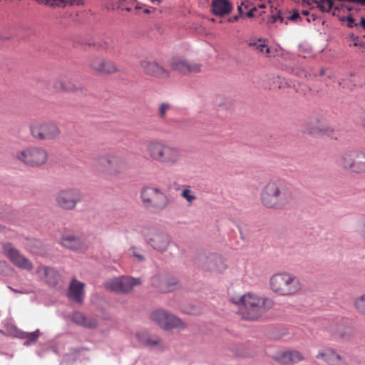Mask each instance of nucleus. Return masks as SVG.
Here are the masks:
<instances>
[{
	"label": "nucleus",
	"mask_w": 365,
	"mask_h": 365,
	"mask_svg": "<svg viewBox=\"0 0 365 365\" xmlns=\"http://www.w3.org/2000/svg\"><path fill=\"white\" fill-rule=\"evenodd\" d=\"M145 151L152 161L166 166L176 165L182 158L178 148L160 140L148 141Z\"/></svg>",
	"instance_id": "nucleus-3"
},
{
	"label": "nucleus",
	"mask_w": 365,
	"mask_h": 365,
	"mask_svg": "<svg viewBox=\"0 0 365 365\" xmlns=\"http://www.w3.org/2000/svg\"><path fill=\"white\" fill-rule=\"evenodd\" d=\"M173 109V106L168 103H161L158 109V116L160 119H165L166 118L168 112Z\"/></svg>",
	"instance_id": "nucleus-30"
},
{
	"label": "nucleus",
	"mask_w": 365,
	"mask_h": 365,
	"mask_svg": "<svg viewBox=\"0 0 365 365\" xmlns=\"http://www.w3.org/2000/svg\"><path fill=\"white\" fill-rule=\"evenodd\" d=\"M150 319L164 330L184 329L187 327L180 318L163 309L153 311Z\"/></svg>",
	"instance_id": "nucleus-11"
},
{
	"label": "nucleus",
	"mask_w": 365,
	"mask_h": 365,
	"mask_svg": "<svg viewBox=\"0 0 365 365\" xmlns=\"http://www.w3.org/2000/svg\"><path fill=\"white\" fill-rule=\"evenodd\" d=\"M302 14L303 15H304V16H307V15L309 14V11H308V10H303V11H302Z\"/></svg>",
	"instance_id": "nucleus-52"
},
{
	"label": "nucleus",
	"mask_w": 365,
	"mask_h": 365,
	"mask_svg": "<svg viewBox=\"0 0 365 365\" xmlns=\"http://www.w3.org/2000/svg\"><path fill=\"white\" fill-rule=\"evenodd\" d=\"M290 364H297L304 359L301 352L297 350H288Z\"/></svg>",
	"instance_id": "nucleus-31"
},
{
	"label": "nucleus",
	"mask_w": 365,
	"mask_h": 365,
	"mask_svg": "<svg viewBox=\"0 0 365 365\" xmlns=\"http://www.w3.org/2000/svg\"><path fill=\"white\" fill-rule=\"evenodd\" d=\"M153 4H160L162 2V0H149Z\"/></svg>",
	"instance_id": "nucleus-51"
},
{
	"label": "nucleus",
	"mask_w": 365,
	"mask_h": 365,
	"mask_svg": "<svg viewBox=\"0 0 365 365\" xmlns=\"http://www.w3.org/2000/svg\"><path fill=\"white\" fill-rule=\"evenodd\" d=\"M36 1L45 4V5H51V6H65L67 4L73 6V5H79L83 3V0H35Z\"/></svg>",
	"instance_id": "nucleus-26"
},
{
	"label": "nucleus",
	"mask_w": 365,
	"mask_h": 365,
	"mask_svg": "<svg viewBox=\"0 0 365 365\" xmlns=\"http://www.w3.org/2000/svg\"><path fill=\"white\" fill-rule=\"evenodd\" d=\"M342 168L351 173L365 174V152L360 150H351L344 153L340 157Z\"/></svg>",
	"instance_id": "nucleus-10"
},
{
	"label": "nucleus",
	"mask_w": 365,
	"mask_h": 365,
	"mask_svg": "<svg viewBox=\"0 0 365 365\" xmlns=\"http://www.w3.org/2000/svg\"><path fill=\"white\" fill-rule=\"evenodd\" d=\"M140 198L145 207L151 208L155 212L165 210L170 204L168 195L155 187H143L140 192Z\"/></svg>",
	"instance_id": "nucleus-8"
},
{
	"label": "nucleus",
	"mask_w": 365,
	"mask_h": 365,
	"mask_svg": "<svg viewBox=\"0 0 365 365\" xmlns=\"http://www.w3.org/2000/svg\"><path fill=\"white\" fill-rule=\"evenodd\" d=\"M317 359L324 360L329 365H348L347 357L341 355L333 349H326L319 351L316 356Z\"/></svg>",
	"instance_id": "nucleus-20"
},
{
	"label": "nucleus",
	"mask_w": 365,
	"mask_h": 365,
	"mask_svg": "<svg viewBox=\"0 0 365 365\" xmlns=\"http://www.w3.org/2000/svg\"><path fill=\"white\" fill-rule=\"evenodd\" d=\"M242 16V15H240V14H239V15L234 16L232 19H230L229 20V21H230V22L237 21L239 19V17Z\"/></svg>",
	"instance_id": "nucleus-49"
},
{
	"label": "nucleus",
	"mask_w": 365,
	"mask_h": 365,
	"mask_svg": "<svg viewBox=\"0 0 365 365\" xmlns=\"http://www.w3.org/2000/svg\"><path fill=\"white\" fill-rule=\"evenodd\" d=\"M143 235L146 243L160 253L166 252L170 244L169 236L154 229H145Z\"/></svg>",
	"instance_id": "nucleus-13"
},
{
	"label": "nucleus",
	"mask_w": 365,
	"mask_h": 365,
	"mask_svg": "<svg viewBox=\"0 0 365 365\" xmlns=\"http://www.w3.org/2000/svg\"><path fill=\"white\" fill-rule=\"evenodd\" d=\"M353 306L357 313L365 316V292L354 298Z\"/></svg>",
	"instance_id": "nucleus-28"
},
{
	"label": "nucleus",
	"mask_w": 365,
	"mask_h": 365,
	"mask_svg": "<svg viewBox=\"0 0 365 365\" xmlns=\"http://www.w3.org/2000/svg\"><path fill=\"white\" fill-rule=\"evenodd\" d=\"M231 301L240 307V314L246 320L259 319L274 305L272 298L261 297L253 292H247L240 297H233Z\"/></svg>",
	"instance_id": "nucleus-2"
},
{
	"label": "nucleus",
	"mask_w": 365,
	"mask_h": 365,
	"mask_svg": "<svg viewBox=\"0 0 365 365\" xmlns=\"http://www.w3.org/2000/svg\"><path fill=\"white\" fill-rule=\"evenodd\" d=\"M257 10V6H254L250 9V10L245 14V16L248 18H252L254 16V12Z\"/></svg>",
	"instance_id": "nucleus-44"
},
{
	"label": "nucleus",
	"mask_w": 365,
	"mask_h": 365,
	"mask_svg": "<svg viewBox=\"0 0 365 365\" xmlns=\"http://www.w3.org/2000/svg\"><path fill=\"white\" fill-rule=\"evenodd\" d=\"M181 196L185 199L190 205H191L192 202L197 199L196 196L193 194L192 191L189 187L183 189L181 193Z\"/></svg>",
	"instance_id": "nucleus-32"
},
{
	"label": "nucleus",
	"mask_w": 365,
	"mask_h": 365,
	"mask_svg": "<svg viewBox=\"0 0 365 365\" xmlns=\"http://www.w3.org/2000/svg\"><path fill=\"white\" fill-rule=\"evenodd\" d=\"M31 136L39 142H53L59 138L61 129L51 120H36L29 125Z\"/></svg>",
	"instance_id": "nucleus-6"
},
{
	"label": "nucleus",
	"mask_w": 365,
	"mask_h": 365,
	"mask_svg": "<svg viewBox=\"0 0 365 365\" xmlns=\"http://www.w3.org/2000/svg\"><path fill=\"white\" fill-rule=\"evenodd\" d=\"M61 245L68 249L78 250L83 245V242L79 236L73 232L66 231L61 236Z\"/></svg>",
	"instance_id": "nucleus-21"
},
{
	"label": "nucleus",
	"mask_w": 365,
	"mask_h": 365,
	"mask_svg": "<svg viewBox=\"0 0 365 365\" xmlns=\"http://www.w3.org/2000/svg\"><path fill=\"white\" fill-rule=\"evenodd\" d=\"M348 26L352 28L354 26H358V23L355 22L354 18L351 16H347Z\"/></svg>",
	"instance_id": "nucleus-43"
},
{
	"label": "nucleus",
	"mask_w": 365,
	"mask_h": 365,
	"mask_svg": "<svg viewBox=\"0 0 365 365\" xmlns=\"http://www.w3.org/2000/svg\"><path fill=\"white\" fill-rule=\"evenodd\" d=\"M232 4L229 0H212L211 11L215 16H223L232 11Z\"/></svg>",
	"instance_id": "nucleus-22"
},
{
	"label": "nucleus",
	"mask_w": 365,
	"mask_h": 365,
	"mask_svg": "<svg viewBox=\"0 0 365 365\" xmlns=\"http://www.w3.org/2000/svg\"><path fill=\"white\" fill-rule=\"evenodd\" d=\"M89 68L98 74H113L118 71L117 65L110 60L93 56L88 61Z\"/></svg>",
	"instance_id": "nucleus-16"
},
{
	"label": "nucleus",
	"mask_w": 365,
	"mask_h": 365,
	"mask_svg": "<svg viewBox=\"0 0 365 365\" xmlns=\"http://www.w3.org/2000/svg\"><path fill=\"white\" fill-rule=\"evenodd\" d=\"M148 333L144 331H140L135 333V337L137 338L138 342L143 346L145 345L146 339H148Z\"/></svg>",
	"instance_id": "nucleus-37"
},
{
	"label": "nucleus",
	"mask_w": 365,
	"mask_h": 365,
	"mask_svg": "<svg viewBox=\"0 0 365 365\" xmlns=\"http://www.w3.org/2000/svg\"><path fill=\"white\" fill-rule=\"evenodd\" d=\"M290 186L279 178L269 180L261 189L259 201L268 209L281 210L287 208L293 200Z\"/></svg>",
	"instance_id": "nucleus-1"
},
{
	"label": "nucleus",
	"mask_w": 365,
	"mask_h": 365,
	"mask_svg": "<svg viewBox=\"0 0 365 365\" xmlns=\"http://www.w3.org/2000/svg\"><path fill=\"white\" fill-rule=\"evenodd\" d=\"M178 280L175 278H172L169 279L167 284V290L173 291L178 287Z\"/></svg>",
	"instance_id": "nucleus-39"
},
{
	"label": "nucleus",
	"mask_w": 365,
	"mask_h": 365,
	"mask_svg": "<svg viewBox=\"0 0 365 365\" xmlns=\"http://www.w3.org/2000/svg\"><path fill=\"white\" fill-rule=\"evenodd\" d=\"M108 47V44L106 42H105L104 46H103L104 49H107Z\"/></svg>",
	"instance_id": "nucleus-53"
},
{
	"label": "nucleus",
	"mask_w": 365,
	"mask_h": 365,
	"mask_svg": "<svg viewBox=\"0 0 365 365\" xmlns=\"http://www.w3.org/2000/svg\"><path fill=\"white\" fill-rule=\"evenodd\" d=\"M97 169L107 176H116L128 170V161L125 158L115 153H107L96 160Z\"/></svg>",
	"instance_id": "nucleus-5"
},
{
	"label": "nucleus",
	"mask_w": 365,
	"mask_h": 365,
	"mask_svg": "<svg viewBox=\"0 0 365 365\" xmlns=\"http://www.w3.org/2000/svg\"><path fill=\"white\" fill-rule=\"evenodd\" d=\"M172 69L183 73H197L200 71L201 65L195 62H190L181 57H175L170 61Z\"/></svg>",
	"instance_id": "nucleus-18"
},
{
	"label": "nucleus",
	"mask_w": 365,
	"mask_h": 365,
	"mask_svg": "<svg viewBox=\"0 0 365 365\" xmlns=\"http://www.w3.org/2000/svg\"><path fill=\"white\" fill-rule=\"evenodd\" d=\"M358 26H361L365 31V19L361 18Z\"/></svg>",
	"instance_id": "nucleus-48"
},
{
	"label": "nucleus",
	"mask_w": 365,
	"mask_h": 365,
	"mask_svg": "<svg viewBox=\"0 0 365 365\" xmlns=\"http://www.w3.org/2000/svg\"><path fill=\"white\" fill-rule=\"evenodd\" d=\"M125 1V0H121V1H120V2H119V8H122V9H124V8L123 7V2H124ZM125 9L126 11H130V9H129V8H125Z\"/></svg>",
	"instance_id": "nucleus-50"
},
{
	"label": "nucleus",
	"mask_w": 365,
	"mask_h": 365,
	"mask_svg": "<svg viewBox=\"0 0 365 365\" xmlns=\"http://www.w3.org/2000/svg\"><path fill=\"white\" fill-rule=\"evenodd\" d=\"M275 360L282 364H290L288 350L279 353L275 357Z\"/></svg>",
	"instance_id": "nucleus-34"
},
{
	"label": "nucleus",
	"mask_w": 365,
	"mask_h": 365,
	"mask_svg": "<svg viewBox=\"0 0 365 365\" xmlns=\"http://www.w3.org/2000/svg\"><path fill=\"white\" fill-rule=\"evenodd\" d=\"M14 158L29 167L39 168L47 163L48 153L42 147L31 145L17 150Z\"/></svg>",
	"instance_id": "nucleus-7"
},
{
	"label": "nucleus",
	"mask_w": 365,
	"mask_h": 365,
	"mask_svg": "<svg viewBox=\"0 0 365 365\" xmlns=\"http://www.w3.org/2000/svg\"><path fill=\"white\" fill-rule=\"evenodd\" d=\"M349 329V331H351V329ZM341 336L343 339H350L352 336V333H351V331H349L347 334H341Z\"/></svg>",
	"instance_id": "nucleus-47"
},
{
	"label": "nucleus",
	"mask_w": 365,
	"mask_h": 365,
	"mask_svg": "<svg viewBox=\"0 0 365 365\" xmlns=\"http://www.w3.org/2000/svg\"><path fill=\"white\" fill-rule=\"evenodd\" d=\"M81 192L73 188L60 190L55 195V202L58 207L65 210H73L81 202Z\"/></svg>",
	"instance_id": "nucleus-12"
},
{
	"label": "nucleus",
	"mask_w": 365,
	"mask_h": 365,
	"mask_svg": "<svg viewBox=\"0 0 365 365\" xmlns=\"http://www.w3.org/2000/svg\"><path fill=\"white\" fill-rule=\"evenodd\" d=\"M161 345V339L157 336H152L148 334L145 346L153 347Z\"/></svg>",
	"instance_id": "nucleus-33"
},
{
	"label": "nucleus",
	"mask_w": 365,
	"mask_h": 365,
	"mask_svg": "<svg viewBox=\"0 0 365 365\" xmlns=\"http://www.w3.org/2000/svg\"><path fill=\"white\" fill-rule=\"evenodd\" d=\"M302 6L310 9L317 8L322 12H327L333 16H340L346 11L352 10V7L346 4L344 1L339 0H302Z\"/></svg>",
	"instance_id": "nucleus-9"
},
{
	"label": "nucleus",
	"mask_w": 365,
	"mask_h": 365,
	"mask_svg": "<svg viewBox=\"0 0 365 365\" xmlns=\"http://www.w3.org/2000/svg\"><path fill=\"white\" fill-rule=\"evenodd\" d=\"M83 91V86L76 84L71 80H63V91L68 93H79Z\"/></svg>",
	"instance_id": "nucleus-29"
},
{
	"label": "nucleus",
	"mask_w": 365,
	"mask_h": 365,
	"mask_svg": "<svg viewBox=\"0 0 365 365\" xmlns=\"http://www.w3.org/2000/svg\"><path fill=\"white\" fill-rule=\"evenodd\" d=\"M361 5L365 6V0H361Z\"/></svg>",
	"instance_id": "nucleus-55"
},
{
	"label": "nucleus",
	"mask_w": 365,
	"mask_h": 365,
	"mask_svg": "<svg viewBox=\"0 0 365 365\" xmlns=\"http://www.w3.org/2000/svg\"><path fill=\"white\" fill-rule=\"evenodd\" d=\"M356 40V42L350 43V46L357 47L361 52H365V36L364 39L359 38Z\"/></svg>",
	"instance_id": "nucleus-36"
},
{
	"label": "nucleus",
	"mask_w": 365,
	"mask_h": 365,
	"mask_svg": "<svg viewBox=\"0 0 365 365\" xmlns=\"http://www.w3.org/2000/svg\"><path fill=\"white\" fill-rule=\"evenodd\" d=\"M258 7H259V8H264L265 5H264V4H258Z\"/></svg>",
	"instance_id": "nucleus-54"
},
{
	"label": "nucleus",
	"mask_w": 365,
	"mask_h": 365,
	"mask_svg": "<svg viewBox=\"0 0 365 365\" xmlns=\"http://www.w3.org/2000/svg\"><path fill=\"white\" fill-rule=\"evenodd\" d=\"M359 37L354 36V34H351L349 35L347 41L349 42V44L350 45V43L356 42V39H359Z\"/></svg>",
	"instance_id": "nucleus-45"
},
{
	"label": "nucleus",
	"mask_w": 365,
	"mask_h": 365,
	"mask_svg": "<svg viewBox=\"0 0 365 365\" xmlns=\"http://www.w3.org/2000/svg\"><path fill=\"white\" fill-rule=\"evenodd\" d=\"M38 331L36 330L33 332L26 333L24 338L26 339V342L24 343L26 345H29L31 343L35 342L38 338Z\"/></svg>",
	"instance_id": "nucleus-35"
},
{
	"label": "nucleus",
	"mask_w": 365,
	"mask_h": 365,
	"mask_svg": "<svg viewBox=\"0 0 365 365\" xmlns=\"http://www.w3.org/2000/svg\"><path fill=\"white\" fill-rule=\"evenodd\" d=\"M71 319L74 323L84 327L93 328L97 326V322L95 319L91 317H86L80 312H75L72 314Z\"/></svg>",
	"instance_id": "nucleus-24"
},
{
	"label": "nucleus",
	"mask_w": 365,
	"mask_h": 365,
	"mask_svg": "<svg viewBox=\"0 0 365 365\" xmlns=\"http://www.w3.org/2000/svg\"><path fill=\"white\" fill-rule=\"evenodd\" d=\"M299 18V14L298 12H294L292 15L289 16L287 17V19L289 21H295Z\"/></svg>",
	"instance_id": "nucleus-46"
},
{
	"label": "nucleus",
	"mask_w": 365,
	"mask_h": 365,
	"mask_svg": "<svg viewBox=\"0 0 365 365\" xmlns=\"http://www.w3.org/2000/svg\"><path fill=\"white\" fill-rule=\"evenodd\" d=\"M140 284V280L131 277H120L111 279L106 284V289L119 293L130 292L133 287Z\"/></svg>",
	"instance_id": "nucleus-15"
},
{
	"label": "nucleus",
	"mask_w": 365,
	"mask_h": 365,
	"mask_svg": "<svg viewBox=\"0 0 365 365\" xmlns=\"http://www.w3.org/2000/svg\"><path fill=\"white\" fill-rule=\"evenodd\" d=\"M139 65L143 72L148 76L158 78L170 77V71L156 61H149L146 58L140 61Z\"/></svg>",
	"instance_id": "nucleus-17"
},
{
	"label": "nucleus",
	"mask_w": 365,
	"mask_h": 365,
	"mask_svg": "<svg viewBox=\"0 0 365 365\" xmlns=\"http://www.w3.org/2000/svg\"><path fill=\"white\" fill-rule=\"evenodd\" d=\"M130 250L132 251L133 255L135 257L137 261L143 262L145 260V257L135 247H132Z\"/></svg>",
	"instance_id": "nucleus-38"
},
{
	"label": "nucleus",
	"mask_w": 365,
	"mask_h": 365,
	"mask_svg": "<svg viewBox=\"0 0 365 365\" xmlns=\"http://www.w3.org/2000/svg\"><path fill=\"white\" fill-rule=\"evenodd\" d=\"M85 284L73 278L69 284L67 297L70 301L81 304L85 297Z\"/></svg>",
	"instance_id": "nucleus-19"
},
{
	"label": "nucleus",
	"mask_w": 365,
	"mask_h": 365,
	"mask_svg": "<svg viewBox=\"0 0 365 365\" xmlns=\"http://www.w3.org/2000/svg\"><path fill=\"white\" fill-rule=\"evenodd\" d=\"M319 75L320 76H326L327 78H330L334 76V73L329 68H321Z\"/></svg>",
	"instance_id": "nucleus-40"
},
{
	"label": "nucleus",
	"mask_w": 365,
	"mask_h": 365,
	"mask_svg": "<svg viewBox=\"0 0 365 365\" xmlns=\"http://www.w3.org/2000/svg\"><path fill=\"white\" fill-rule=\"evenodd\" d=\"M248 46L250 47H253L258 53L263 54L265 56H269L270 49L262 39L250 40L248 42Z\"/></svg>",
	"instance_id": "nucleus-27"
},
{
	"label": "nucleus",
	"mask_w": 365,
	"mask_h": 365,
	"mask_svg": "<svg viewBox=\"0 0 365 365\" xmlns=\"http://www.w3.org/2000/svg\"><path fill=\"white\" fill-rule=\"evenodd\" d=\"M270 21L272 22H276L277 21H279L280 22H283L284 18L281 16V14L279 13H278L277 14L272 15Z\"/></svg>",
	"instance_id": "nucleus-42"
},
{
	"label": "nucleus",
	"mask_w": 365,
	"mask_h": 365,
	"mask_svg": "<svg viewBox=\"0 0 365 365\" xmlns=\"http://www.w3.org/2000/svg\"><path fill=\"white\" fill-rule=\"evenodd\" d=\"M53 86L56 91H63V80L57 79L53 82Z\"/></svg>",
	"instance_id": "nucleus-41"
},
{
	"label": "nucleus",
	"mask_w": 365,
	"mask_h": 365,
	"mask_svg": "<svg viewBox=\"0 0 365 365\" xmlns=\"http://www.w3.org/2000/svg\"><path fill=\"white\" fill-rule=\"evenodd\" d=\"M363 126L365 128V117H364V121H363Z\"/></svg>",
	"instance_id": "nucleus-56"
},
{
	"label": "nucleus",
	"mask_w": 365,
	"mask_h": 365,
	"mask_svg": "<svg viewBox=\"0 0 365 365\" xmlns=\"http://www.w3.org/2000/svg\"><path fill=\"white\" fill-rule=\"evenodd\" d=\"M208 261L210 264L208 268L211 269L222 272L227 267L223 259L220 256L212 255L208 257Z\"/></svg>",
	"instance_id": "nucleus-25"
},
{
	"label": "nucleus",
	"mask_w": 365,
	"mask_h": 365,
	"mask_svg": "<svg viewBox=\"0 0 365 365\" xmlns=\"http://www.w3.org/2000/svg\"><path fill=\"white\" fill-rule=\"evenodd\" d=\"M3 250L4 255L16 267L28 271L34 268L33 263L11 244H4Z\"/></svg>",
	"instance_id": "nucleus-14"
},
{
	"label": "nucleus",
	"mask_w": 365,
	"mask_h": 365,
	"mask_svg": "<svg viewBox=\"0 0 365 365\" xmlns=\"http://www.w3.org/2000/svg\"><path fill=\"white\" fill-rule=\"evenodd\" d=\"M269 287L277 296L294 297L302 292V284L295 274L282 271L276 272L269 277Z\"/></svg>",
	"instance_id": "nucleus-4"
},
{
	"label": "nucleus",
	"mask_w": 365,
	"mask_h": 365,
	"mask_svg": "<svg viewBox=\"0 0 365 365\" xmlns=\"http://www.w3.org/2000/svg\"><path fill=\"white\" fill-rule=\"evenodd\" d=\"M36 274L41 278H44L47 283L51 285H54L56 284L58 274V272L53 268L40 266L36 269Z\"/></svg>",
	"instance_id": "nucleus-23"
}]
</instances>
